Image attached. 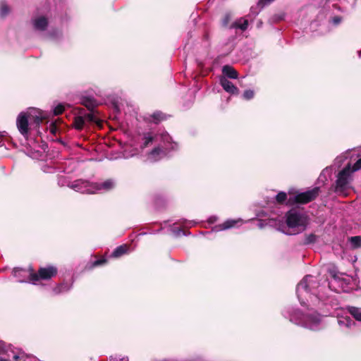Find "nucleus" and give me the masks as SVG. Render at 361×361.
<instances>
[{
	"instance_id": "nucleus-32",
	"label": "nucleus",
	"mask_w": 361,
	"mask_h": 361,
	"mask_svg": "<svg viewBox=\"0 0 361 361\" xmlns=\"http://www.w3.org/2000/svg\"><path fill=\"white\" fill-rule=\"evenodd\" d=\"M105 262L104 259H99L94 262V266H98L104 264Z\"/></svg>"
},
{
	"instance_id": "nucleus-22",
	"label": "nucleus",
	"mask_w": 361,
	"mask_h": 361,
	"mask_svg": "<svg viewBox=\"0 0 361 361\" xmlns=\"http://www.w3.org/2000/svg\"><path fill=\"white\" fill-rule=\"evenodd\" d=\"M9 8L5 2L0 4V16L4 17L9 13Z\"/></svg>"
},
{
	"instance_id": "nucleus-5",
	"label": "nucleus",
	"mask_w": 361,
	"mask_h": 361,
	"mask_svg": "<svg viewBox=\"0 0 361 361\" xmlns=\"http://www.w3.org/2000/svg\"><path fill=\"white\" fill-rule=\"evenodd\" d=\"M286 224L290 229H293V232H286L288 235L295 234L303 231L307 225V219L306 215L295 209L290 210L286 215Z\"/></svg>"
},
{
	"instance_id": "nucleus-34",
	"label": "nucleus",
	"mask_w": 361,
	"mask_h": 361,
	"mask_svg": "<svg viewBox=\"0 0 361 361\" xmlns=\"http://www.w3.org/2000/svg\"><path fill=\"white\" fill-rule=\"evenodd\" d=\"M345 157H344L343 156H340V157H338L336 159V162L337 163H341L343 159H345Z\"/></svg>"
},
{
	"instance_id": "nucleus-21",
	"label": "nucleus",
	"mask_w": 361,
	"mask_h": 361,
	"mask_svg": "<svg viewBox=\"0 0 361 361\" xmlns=\"http://www.w3.org/2000/svg\"><path fill=\"white\" fill-rule=\"evenodd\" d=\"M350 242L353 248H357L361 247V237L354 236L350 238Z\"/></svg>"
},
{
	"instance_id": "nucleus-19",
	"label": "nucleus",
	"mask_w": 361,
	"mask_h": 361,
	"mask_svg": "<svg viewBox=\"0 0 361 361\" xmlns=\"http://www.w3.org/2000/svg\"><path fill=\"white\" fill-rule=\"evenodd\" d=\"M128 251V247L126 245H120L117 247L112 253V256L114 257H118L123 254L126 253Z\"/></svg>"
},
{
	"instance_id": "nucleus-31",
	"label": "nucleus",
	"mask_w": 361,
	"mask_h": 361,
	"mask_svg": "<svg viewBox=\"0 0 361 361\" xmlns=\"http://www.w3.org/2000/svg\"><path fill=\"white\" fill-rule=\"evenodd\" d=\"M152 117H153L154 121H156V122H157V121H160V120H161L163 118L162 114L159 113V112L154 113L152 115Z\"/></svg>"
},
{
	"instance_id": "nucleus-29",
	"label": "nucleus",
	"mask_w": 361,
	"mask_h": 361,
	"mask_svg": "<svg viewBox=\"0 0 361 361\" xmlns=\"http://www.w3.org/2000/svg\"><path fill=\"white\" fill-rule=\"evenodd\" d=\"M49 131L51 134L56 135L58 132V127L55 123H51L49 126Z\"/></svg>"
},
{
	"instance_id": "nucleus-23",
	"label": "nucleus",
	"mask_w": 361,
	"mask_h": 361,
	"mask_svg": "<svg viewBox=\"0 0 361 361\" xmlns=\"http://www.w3.org/2000/svg\"><path fill=\"white\" fill-rule=\"evenodd\" d=\"M317 236L314 234H310L305 236L303 243L305 245L313 243L316 241Z\"/></svg>"
},
{
	"instance_id": "nucleus-18",
	"label": "nucleus",
	"mask_w": 361,
	"mask_h": 361,
	"mask_svg": "<svg viewBox=\"0 0 361 361\" xmlns=\"http://www.w3.org/2000/svg\"><path fill=\"white\" fill-rule=\"evenodd\" d=\"M338 324L341 327L345 326L347 328H349L355 323L349 317H345L343 318L338 319Z\"/></svg>"
},
{
	"instance_id": "nucleus-30",
	"label": "nucleus",
	"mask_w": 361,
	"mask_h": 361,
	"mask_svg": "<svg viewBox=\"0 0 361 361\" xmlns=\"http://www.w3.org/2000/svg\"><path fill=\"white\" fill-rule=\"evenodd\" d=\"M111 361H128V358L127 357H120L118 356L111 357L110 359Z\"/></svg>"
},
{
	"instance_id": "nucleus-13",
	"label": "nucleus",
	"mask_w": 361,
	"mask_h": 361,
	"mask_svg": "<svg viewBox=\"0 0 361 361\" xmlns=\"http://www.w3.org/2000/svg\"><path fill=\"white\" fill-rule=\"evenodd\" d=\"M32 24L35 30H44L48 25L47 19L44 16H40L33 19Z\"/></svg>"
},
{
	"instance_id": "nucleus-17",
	"label": "nucleus",
	"mask_w": 361,
	"mask_h": 361,
	"mask_svg": "<svg viewBox=\"0 0 361 361\" xmlns=\"http://www.w3.org/2000/svg\"><path fill=\"white\" fill-rule=\"evenodd\" d=\"M233 27L239 28L241 30H245L248 27V20L244 18H240L233 23Z\"/></svg>"
},
{
	"instance_id": "nucleus-16",
	"label": "nucleus",
	"mask_w": 361,
	"mask_h": 361,
	"mask_svg": "<svg viewBox=\"0 0 361 361\" xmlns=\"http://www.w3.org/2000/svg\"><path fill=\"white\" fill-rule=\"evenodd\" d=\"M223 77L236 79L238 76V72L230 66H224L222 68Z\"/></svg>"
},
{
	"instance_id": "nucleus-28",
	"label": "nucleus",
	"mask_w": 361,
	"mask_h": 361,
	"mask_svg": "<svg viewBox=\"0 0 361 361\" xmlns=\"http://www.w3.org/2000/svg\"><path fill=\"white\" fill-rule=\"evenodd\" d=\"M361 169V158L358 159L353 165V169H350L351 173Z\"/></svg>"
},
{
	"instance_id": "nucleus-35",
	"label": "nucleus",
	"mask_w": 361,
	"mask_h": 361,
	"mask_svg": "<svg viewBox=\"0 0 361 361\" xmlns=\"http://www.w3.org/2000/svg\"><path fill=\"white\" fill-rule=\"evenodd\" d=\"M85 105H86V106H87L89 109H90V108H91L90 105H87V104H85Z\"/></svg>"
},
{
	"instance_id": "nucleus-6",
	"label": "nucleus",
	"mask_w": 361,
	"mask_h": 361,
	"mask_svg": "<svg viewBox=\"0 0 361 361\" xmlns=\"http://www.w3.org/2000/svg\"><path fill=\"white\" fill-rule=\"evenodd\" d=\"M290 321L311 330H317L321 326V317L315 312L305 314L295 313L290 317Z\"/></svg>"
},
{
	"instance_id": "nucleus-9",
	"label": "nucleus",
	"mask_w": 361,
	"mask_h": 361,
	"mask_svg": "<svg viewBox=\"0 0 361 361\" xmlns=\"http://www.w3.org/2000/svg\"><path fill=\"white\" fill-rule=\"evenodd\" d=\"M57 273V269L53 266L48 267L40 268L38 271V274H32L30 275V281L35 283L39 279H49L52 276H55Z\"/></svg>"
},
{
	"instance_id": "nucleus-3",
	"label": "nucleus",
	"mask_w": 361,
	"mask_h": 361,
	"mask_svg": "<svg viewBox=\"0 0 361 361\" xmlns=\"http://www.w3.org/2000/svg\"><path fill=\"white\" fill-rule=\"evenodd\" d=\"M70 187L81 193H96L101 191H109L114 187L112 180H106L102 183H90L84 180H77L71 183Z\"/></svg>"
},
{
	"instance_id": "nucleus-8",
	"label": "nucleus",
	"mask_w": 361,
	"mask_h": 361,
	"mask_svg": "<svg viewBox=\"0 0 361 361\" xmlns=\"http://www.w3.org/2000/svg\"><path fill=\"white\" fill-rule=\"evenodd\" d=\"M319 188L316 187L310 190L297 194L293 200L290 198L288 201L289 202H294L296 203L305 204L314 200L319 195Z\"/></svg>"
},
{
	"instance_id": "nucleus-26",
	"label": "nucleus",
	"mask_w": 361,
	"mask_h": 361,
	"mask_svg": "<svg viewBox=\"0 0 361 361\" xmlns=\"http://www.w3.org/2000/svg\"><path fill=\"white\" fill-rule=\"evenodd\" d=\"M68 289H69V288H68L66 286L61 285V286H59L58 287H56V288H54V291L56 293H61L67 291Z\"/></svg>"
},
{
	"instance_id": "nucleus-7",
	"label": "nucleus",
	"mask_w": 361,
	"mask_h": 361,
	"mask_svg": "<svg viewBox=\"0 0 361 361\" xmlns=\"http://www.w3.org/2000/svg\"><path fill=\"white\" fill-rule=\"evenodd\" d=\"M352 173L350 165L348 164L339 172L336 182V192L342 195H347L348 190L351 188Z\"/></svg>"
},
{
	"instance_id": "nucleus-14",
	"label": "nucleus",
	"mask_w": 361,
	"mask_h": 361,
	"mask_svg": "<svg viewBox=\"0 0 361 361\" xmlns=\"http://www.w3.org/2000/svg\"><path fill=\"white\" fill-rule=\"evenodd\" d=\"M355 280L353 278L345 277L342 279H338V280L336 279V281L341 285L343 291L348 292L350 290L353 289V287L350 286L351 282Z\"/></svg>"
},
{
	"instance_id": "nucleus-27",
	"label": "nucleus",
	"mask_w": 361,
	"mask_h": 361,
	"mask_svg": "<svg viewBox=\"0 0 361 361\" xmlns=\"http://www.w3.org/2000/svg\"><path fill=\"white\" fill-rule=\"evenodd\" d=\"M254 97V92L251 90H247L243 93V97L245 99H250Z\"/></svg>"
},
{
	"instance_id": "nucleus-10",
	"label": "nucleus",
	"mask_w": 361,
	"mask_h": 361,
	"mask_svg": "<svg viewBox=\"0 0 361 361\" xmlns=\"http://www.w3.org/2000/svg\"><path fill=\"white\" fill-rule=\"evenodd\" d=\"M86 122L95 123H99V119L95 115L94 111H92V112L85 114L83 116H78L75 117L74 120V126L76 129L81 130Z\"/></svg>"
},
{
	"instance_id": "nucleus-24",
	"label": "nucleus",
	"mask_w": 361,
	"mask_h": 361,
	"mask_svg": "<svg viewBox=\"0 0 361 361\" xmlns=\"http://www.w3.org/2000/svg\"><path fill=\"white\" fill-rule=\"evenodd\" d=\"M65 109V106L62 104H59L54 109V115H59L63 113Z\"/></svg>"
},
{
	"instance_id": "nucleus-25",
	"label": "nucleus",
	"mask_w": 361,
	"mask_h": 361,
	"mask_svg": "<svg viewBox=\"0 0 361 361\" xmlns=\"http://www.w3.org/2000/svg\"><path fill=\"white\" fill-rule=\"evenodd\" d=\"M287 198V195L286 192H281L278 193L276 196V200L278 202L282 203Z\"/></svg>"
},
{
	"instance_id": "nucleus-12",
	"label": "nucleus",
	"mask_w": 361,
	"mask_h": 361,
	"mask_svg": "<svg viewBox=\"0 0 361 361\" xmlns=\"http://www.w3.org/2000/svg\"><path fill=\"white\" fill-rule=\"evenodd\" d=\"M220 84L225 91L231 94H238V88L230 82L226 77L220 78Z\"/></svg>"
},
{
	"instance_id": "nucleus-1",
	"label": "nucleus",
	"mask_w": 361,
	"mask_h": 361,
	"mask_svg": "<svg viewBox=\"0 0 361 361\" xmlns=\"http://www.w3.org/2000/svg\"><path fill=\"white\" fill-rule=\"evenodd\" d=\"M317 288H318V283L315 277L308 275L303 278L296 288L297 295L302 305H307L309 299L312 306L319 304L320 300L315 291Z\"/></svg>"
},
{
	"instance_id": "nucleus-11",
	"label": "nucleus",
	"mask_w": 361,
	"mask_h": 361,
	"mask_svg": "<svg viewBox=\"0 0 361 361\" xmlns=\"http://www.w3.org/2000/svg\"><path fill=\"white\" fill-rule=\"evenodd\" d=\"M18 355L14 353L11 346H6L4 343H0V361H16Z\"/></svg>"
},
{
	"instance_id": "nucleus-15",
	"label": "nucleus",
	"mask_w": 361,
	"mask_h": 361,
	"mask_svg": "<svg viewBox=\"0 0 361 361\" xmlns=\"http://www.w3.org/2000/svg\"><path fill=\"white\" fill-rule=\"evenodd\" d=\"M240 221V219H238V220H232V219L227 220L225 222H224L223 224L216 226L214 228V231H224V230L231 228L232 227H234L235 226V224Z\"/></svg>"
},
{
	"instance_id": "nucleus-4",
	"label": "nucleus",
	"mask_w": 361,
	"mask_h": 361,
	"mask_svg": "<svg viewBox=\"0 0 361 361\" xmlns=\"http://www.w3.org/2000/svg\"><path fill=\"white\" fill-rule=\"evenodd\" d=\"M43 118L42 112L36 109H31L27 113L21 112L16 120L17 128L23 135L26 136L29 131V121H33L38 126Z\"/></svg>"
},
{
	"instance_id": "nucleus-33",
	"label": "nucleus",
	"mask_w": 361,
	"mask_h": 361,
	"mask_svg": "<svg viewBox=\"0 0 361 361\" xmlns=\"http://www.w3.org/2000/svg\"><path fill=\"white\" fill-rule=\"evenodd\" d=\"M341 21V19L339 17H335L333 18V23L335 25H338V23H340Z\"/></svg>"
},
{
	"instance_id": "nucleus-20",
	"label": "nucleus",
	"mask_w": 361,
	"mask_h": 361,
	"mask_svg": "<svg viewBox=\"0 0 361 361\" xmlns=\"http://www.w3.org/2000/svg\"><path fill=\"white\" fill-rule=\"evenodd\" d=\"M348 312L357 320L361 321V310L355 307H349Z\"/></svg>"
},
{
	"instance_id": "nucleus-2",
	"label": "nucleus",
	"mask_w": 361,
	"mask_h": 361,
	"mask_svg": "<svg viewBox=\"0 0 361 361\" xmlns=\"http://www.w3.org/2000/svg\"><path fill=\"white\" fill-rule=\"evenodd\" d=\"M154 139L159 140L162 142L161 148H154L148 155V159L150 161H156L163 158L171 150H175L178 147V145L176 142H171V137L167 133H163L160 135H156L154 137H152L149 133L145 135L144 147H147Z\"/></svg>"
}]
</instances>
